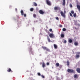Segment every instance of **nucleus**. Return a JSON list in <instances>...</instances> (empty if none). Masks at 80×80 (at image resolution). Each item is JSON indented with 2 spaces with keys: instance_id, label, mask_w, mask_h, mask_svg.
Instances as JSON below:
<instances>
[{
  "instance_id": "f257e3e1",
  "label": "nucleus",
  "mask_w": 80,
  "mask_h": 80,
  "mask_svg": "<svg viewBox=\"0 0 80 80\" xmlns=\"http://www.w3.org/2000/svg\"><path fill=\"white\" fill-rule=\"evenodd\" d=\"M67 71L69 73H75V71H74L73 69H68Z\"/></svg>"
},
{
  "instance_id": "5701e85b",
  "label": "nucleus",
  "mask_w": 80,
  "mask_h": 80,
  "mask_svg": "<svg viewBox=\"0 0 80 80\" xmlns=\"http://www.w3.org/2000/svg\"><path fill=\"white\" fill-rule=\"evenodd\" d=\"M46 51H48V52H50V49H48V48H46Z\"/></svg>"
},
{
  "instance_id": "9d476101",
  "label": "nucleus",
  "mask_w": 80,
  "mask_h": 80,
  "mask_svg": "<svg viewBox=\"0 0 80 80\" xmlns=\"http://www.w3.org/2000/svg\"><path fill=\"white\" fill-rule=\"evenodd\" d=\"M74 44L75 46H77L78 45V42H76L74 43Z\"/></svg>"
},
{
  "instance_id": "bb28decb",
  "label": "nucleus",
  "mask_w": 80,
  "mask_h": 80,
  "mask_svg": "<svg viewBox=\"0 0 80 80\" xmlns=\"http://www.w3.org/2000/svg\"><path fill=\"white\" fill-rule=\"evenodd\" d=\"M62 42H63L64 43H67V41L64 40V41H62Z\"/></svg>"
},
{
  "instance_id": "6e6552de",
  "label": "nucleus",
  "mask_w": 80,
  "mask_h": 80,
  "mask_svg": "<svg viewBox=\"0 0 80 80\" xmlns=\"http://www.w3.org/2000/svg\"><path fill=\"white\" fill-rule=\"evenodd\" d=\"M53 46L55 49H57V48H58V46H57V44H54Z\"/></svg>"
},
{
  "instance_id": "c9c22d12",
  "label": "nucleus",
  "mask_w": 80,
  "mask_h": 80,
  "mask_svg": "<svg viewBox=\"0 0 80 80\" xmlns=\"http://www.w3.org/2000/svg\"><path fill=\"white\" fill-rule=\"evenodd\" d=\"M59 68H62V65H60L59 66Z\"/></svg>"
},
{
  "instance_id": "4c0bfd02",
  "label": "nucleus",
  "mask_w": 80,
  "mask_h": 80,
  "mask_svg": "<svg viewBox=\"0 0 80 80\" xmlns=\"http://www.w3.org/2000/svg\"><path fill=\"white\" fill-rule=\"evenodd\" d=\"M69 42L71 43H72V40H69Z\"/></svg>"
},
{
  "instance_id": "cd10ccee",
  "label": "nucleus",
  "mask_w": 80,
  "mask_h": 80,
  "mask_svg": "<svg viewBox=\"0 0 80 80\" xmlns=\"http://www.w3.org/2000/svg\"><path fill=\"white\" fill-rule=\"evenodd\" d=\"M34 5L35 6V7H36V6H37V3L36 2H34Z\"/></svg>"
},
{
  "instance_id": "a878e982",
  "label": "nucleus",
  "mask_w": 80,
  "mask_h": 80,
  "mask_svg": "<svg viewBox=\"0 0 80 80\" xmlns=\"http://www.w3.org/2000/svg\"><path fill=\"white\" fill-rule=\"evenodd\" d=\"M62 31H63V32L66 31V29L65 28H63L62 29Z\"/></svg>"
},
{
  "instance_id": "9b49d317",
  "label": "nucleus",
  "mask_w": 80,
  "mask_h": 80,
  "mask_svg": "<svg viewBox=\"0 0 80 80\" xmlns=\"http://www.w3.org/2000/svg\"><path fill=\"white\" fill-rule=\"evenodd\" d=\"M32 47H31L29 49V52L30 53H33V52H32Z\"/></svg>"
},
{
  "instance_id": "7c9ffc66",
  "label": "nucleus",
  "mask_w": 80,
  "mask_h": 80,
  "mask_svg": "<svg viewBox=\"0 0 80 80\" xmlns=\"http://www.w3.org/2000/svg\"><path fill=\"white\" fill-rule=\"evenodd\" d=\"M69 14H70V16H71V17H73V16H72V13H71L70 12Z\"/></svg>"
},
{
  "instance_id": "49530a36",
  "label": "nucleus",
  "mask_w": 80,
  "mask_h": 80,
  "mask_svg": "<svg viewBox=\"0 0 80 80\" xmlns=\"http://www.w3.org/2000/svg\"><path fill=\"white\" fill-rule=\"evenodd\" d=\"M78 25L79 26H80V24H78Z\"/></svg>"
},
{
  "instance_id": "ea45409f",
  "label": "nucleus",
  "mask_w": 80,
  "mask_h": 80,
  "mask_svg": "<svg viewBox=\"0 0 80 80\" xmlns=\"http://www.w3.org/2000/svg\"><path fill=\"white\" fill-rule=\"evenodd\" d=\"M64 13H65H65H66V11H65V10L64 11Z\"/></svg>"
},
{
  "instance_id": "a18cd8bd",
  "label": "nucleus",
  "mask_w": 80,
  "mask_h": 80,
  "mask_svg": "<svg viewBox=\"0 0 80 80\" xmlns=\"http://www.w3.org/2000/svg\"><path fill=\"white\" fill-rule=\"evenodd\" d=\"M50 41H51L50 40H49L48 41V42H50Z\"/></svg>"
},
{
  "instance_id": "aec40b11",
  "label": "nucleus",
  "mask_w": 80,
  "mask_h": 80,
  "mask_svg": "<svg viewBox=\"0 0 80 80\" xmlns=\"http://www.w3.org/2000/svg\"><path fill=\"white\" fill-rule=\"evenodd\" d=\"M42 48L44 49V50H46L47 49V48L46 47H44L43 46H42Z\"/></svg>"
},
{
  "instance_id": "f3484780",
  "label": "nucleus",
  "mask_w": 80,
  "mask_h": 80,
  "mask_svg": "<svg viewBox=\"0 0 80 80\" xmlns=\"http://www.w3.org/2000/svg\"><path fill=\"white\" fill-rule=\"evenodd\" d=\"M62 5L63 6L65 5V0H63V3H62Z\"/></svg>"
},
{
  "instance_id": "2f4dec72",
  "label": "nucleus",
  "mask_w": 80,
  "mask_h": 80,
  "mask_svg": "<svg viewBox=\"0 0 80 80\" xmlns=\"http://www.w3.org/2000/svg\"><path fill=\"white\" fill-rule=\"evenodd\" d=\"M70 7H72V5L71 4H70Z\"/></svg>"
},
{
  "instance_id": "c85d7f7f",
  "label": "nucleus",
  "mask_w": 80,
  "mask_h": 80,
  "mask_svg": "<svg viewBox=\"0 0 80 80\" xmlns=\"http://www.w3.org/2000/svg\"><path fill=\"white\" fill-rule=\"evenodd\" d=\"M71 13H72V14H73V13H74V11L72 10L71 11Z\"/></svg>"
},
{
  "instance_id": "f8f14e48",
  "label": "nucleus",
  "mask_w": 80,
  "mask_h": 80,
  "mask_svg": "<svg viewBox=\"0 0 80 80\" xmlns=\"http://www.w3.org/2000/svg\"><path fill=\"white\" fill-rule=\"evenodd\" d=\"M7 72H13V71H12V70H11L10 68H9V69H8L7 70Z\"/></svg>"
},
{
  "instance_id": "4468645a",
  "label": "nucleus",
  "mask_w": 80,
  "mask_h": 80,
  "mask_svg": "<svg viewBox=\"0 0 80 80\" xmlns=\"http://www.w3.org/2000/svg\"><path fill=\"white\" fill-rule=\"evenodd\" d=\"M80 57V56L79 55H78V54H77L76 55V57H75V58H79Z\"/></svg>"
},
{
  "instance_id": "79ce46f5",
  "label": "nucleus",
  "mask_w": 80,
  "mask_h": 80,
  "mask_svg": "<svg viewBox=\"0 0 80 80\" xmlns=\"http://www.w3.org/2000/svg\"><path fill=\"white\" fill-rule=\"evenodd\" d=\"M78 54H80V52H78Z\"/></svg>"
},
{
  "instance_id": "f03ea898",
  "label": "nucleus",
  "mask_w": 80,
  "mask_h": 80,
  "mask_svg": "<svg viewBox=\"0 0 80 80\" xmlns=\"http://www.w3.org/2000/svg\"><path fill=\"white\" fill-rule=\"evenodd\" d=\"M46 2L47 4V5H49V6L52 5V3H51L50 1L49 0H46Z\"/></svg>"
},
{
  "instance_id": "423d86ee",
  "label": "nucleus",
  "mask_w": 80,
  "mask_h": 80,
  "mask_svg": "<svg viewBox=\"0 0 80 80\" xmlns=\"http://www.w3.org/2000/svg\"><path fill=\"white\" fill-rule=\"evenodd\" d=\"M39 13L40 14H41V15H43L45 13L44 12H43L42 10H40L39 11Z\"/></svg>"
},
{
  "instance_id": "2eb2a0df",
  "label": "nucleus",
  "mask_w": 80,
  "mask_h": 80,
  "mask_svg": "<svg viewBox=\"0 0 80 80\" xmlns=\"http://www.w3.org/2000/svg\"><path fill=\"white\" fill-rule=\"evenodd\" d=\"M67 65L68 66H69V65H70V62L69 61H67Z\"/></svg>"
},
{
  "instance_id": "39448f33",
  "label": "nucleus",
  "mask_w": 80,
  "mask_h": 80,
  "mask_svg": "<svg viewBox=\"0 0 80 80\" xmlns=\"http://www.w3.org/2000/svg\"><path fill=\"white\" fill-rule=\"evenodd\" d=\"M54 9L55 10H60V8L58 7H55L54 8Z\"/></svg>"
},
{
  "instance_id": "a19ab883",
  "label": "nucleus",
  "mask_w": 80,
  "mask_h": 80,
  "mask_svg": "<svg viewBox=\"0 0 80 80\" xmlns=\"http://www.w3.org/2000/svg\"><path fill=\"white\" fill-rule=\"evenodd\" d=\"M75 28V29H76V30H78V29L77 28H76V27H75V28Z\"/></svg>"
},
{
  "instance_id": "c756f323",
  "label": "nucleus",
  "mask_w": 80,
  "mask_h": 80,
  "mask_svg": "<svg viewBox=\"0 0 80 80\" xmlns=\"http://www.w3.org/2000/svg\"><path fill=\"white\" fill-rule=\"evenodd\" d=\"M56 19L57 20H59V18H58V17H56Z\"/></svg>"
},
{
  "instance_id": "dca6fc26",
  "label": "nucleus",
  "mask_w": 80,
  "mask_h": 80,
  "mask_svg": "<svg viewBox=\"0 0 80 80\" xmlns=\"http://www.w3.org/2000/svg\"><path fill=\"white\" fill-rule=\"evenodd\" d=\"M60 64H59V63H57L56 64V67H58V66Z\"/></svg>"
},
{
  "instance_id": "6ab92c4d",
  "label": "nucleus",
  "mask_w": 80,
  "mask_h": 80,
  "mask_svg": "<svg viewBox=\"0 0 80 80\" xmlns=\"http://www.w3.org/2000/svg\"><path fill=\"white\" fill-rule=\"evenodd\" d=\"M61 37H62V38H63V37H65V35H64V34H62L61 35Z\"/></svg>"
},
{
  "instance_id": "412c9836",
  "label": "nucleus",
  "mask_w": 80,
  "mask_h": 80,
  "mask_svg": "<svg viewBox=\"0 0 80 80\" xmlns=\"http://www.w3.org/2000/svg\"><path fill=\"white\" fill-rule=\"evenodd\" d=\"M33 16L34 18H36V17H37V16L36 15V14H33Z\"/></svg>"
},
{
  "instance_id": "1a4fd4ad",
  "label": "nucleus",
  "mask_w": 80,
  "mask_h": 80,
  "mask_svg": "<svg viewBox=\"0 0 80 80\" xmlns=\"http://www.w3.org/2000/svg\"><path fill=\"white\" fill-rule=\"evenodd\" d=\"M49 37L51 38L54 37L55 36L53 33H51L49 35Z\"/></svg>"
},
{
  "instance_id": "7ed1b4c3",
  "label": "nucleus",
  "mask_w": 80,
  "mask_h": 80,
  "mask_svg": "<svg viewBox=\"0 0 80 80\" xmlns=\"http://www.w3.org/2000/svg\"><path fill=\"white\" fill-rule=\"evenodd\" d=\"M60 14H61V16L63 18H65V13H63V12L61 11L60 12Z\"/></svg>"
},
{
  "instance_id": "e433bc0d",
  "label": "nucleus",
  "mask_w": 80,
  "mask_h": 80,
  "mask_svg": "<svg viewBox=\"0 0 80 80\" xmlns=\"http://www.w3.org/2000/svg\"><path fill=\"white\" fill-rule=\"evenodd\" d=\"M42 77L43 78H45V77L43 75H42Z\"/></svg>"
},
{
  "instance_id": "a211bd4d",
  "label": "nucleus",
  "mask_w": 80,
  "mask_h": 80,
  "mask_svg": "<svg viewBox=\"0 0 80 80\" xmlns=\"http://www.w3.org/2000/svg\"><path fill=\"white\" fill-rule=\"evenodd\" d=\"M42 67L43 68H44L45 67V63L43 62L42 64Z\"/></svg>"
},
{
  "instance_id": "ddd939ff",
  "label": "nucleus",
  "mask_w": 80,
  "mask_h": 80,
  "mask_svg": "<svg viewBox=\"0 0 80 80\" xmlns=\"http://www.w3.org/2000/svg\"><path fill=\"white\" fill-rule=\"evenodd\" d=\"M74 78H78V76L77 74H75L74 75Z\"/></svg>"
},
{
  "instance_id": "20e7f679",
  "label": "nucleus",
  "mask_w": 80,
  "mask_h": 80,
  "mask_svg": "<svg viewBox=\"0 0 80 80\" xmlns=\"http://www.w3.org/2000/svg\"><path fill=\"white\" fill-rule=\"evenodd\" d=\"M21 13L22 15H24V17H26L27 15L25 14H24L23 11V10H22L21 11Z\"/></svg>"
},
{
  "instance_id": "0eeeda50",
  "label": "nucleus",
  "mask_w": 80,
  "mask_h": 80,
  "mask_svg": "<svg viewBox=\"0 0 80 80\" xmlns=\"http://www.w3.org/2000/svg\"><path fill=\"white\" fill-rule=\"evenodd\" d=\"M76 71L78 73H80V68H78L76 69Z\"/></svg>"
},
{
  "instance_id": "393cba45",
  "label": "nucleus",
  "mask_w": 80,
  "mask_h": 80,
  "mask_svg": "<svg viewBox=\"0 0 80 80\" xmlns=\"http://www.w3.org/2000/svg\"><path fill=\"white\" fill-rule=\"evenodd\" d=\"M78 23H77V22L76 21L75 22V25H77Z\"/></svg>"
},
{
  "instance_id": "37998d69",
  "label": "nucleus",
  "mask_w": 80,
  "mask_h": 80,
  "mask_svg": "<svg viewBox=\"0 0 80 80\" xmlns=\"http://www.w3.org/2000/svg\"><path fill=\"white\" fill-rule=\"evenodd\" d=\"M15 10H16V11H17V8H16L15 9Z\"/></svg>"
},
{
  "instance_id": "4be33fe9",
  "label": "nucleus",
  "mask_w": 80,
  "mask_h": 80,
  "mask_svg": "<svg viewBox=\"0 0 80 80\" xmlns=\"http://www.w3.org/2000/svg\"><path fill=\"white\" fill-rule=\"evenodd\" d=\"M30 10L31 12H32L33 11V8H31L30 9Z\"/></svg>"
},
{
  "instance_id": "de8ad7c7",
  "label": "nucleus",
  "mask_w": 80,
  "mask_h": 80,
  "mask_svg": "<svg viewBox=\"0 0 80 80\" xmlns=\"http://www.w3.org/2000/svg\"><path fill=\"white\" fill-rule=\"evenodd\" d=\"M69 40H72V39H69Z\"/></svg>"
},
{
  "instance_id": "473e14b6",
  "label": "nucleus",
  "mask_w": 80,
  "mask_h": 80,
  "mask_svg": "<svg viewBox=\"0 0 80 80\" xmlns=\"http://www.w3.org/2000/svg\"><path fill=\"white\" fill-rule=\"evenodd\" d=\"M59 27H62V25H60L59 26Z\"/></svg>"
},
{
  "instance_id": "c03bdc74",
  "label": "nucleus",
  "mask_w": 80,
  "mask_h": 80,
  "mask_svg": "<svg viewBox=\"0 0 80 80\" xmlns=\"http://www.w3.org/2000/svg\"><path fill=\"white\" fill-rule=\"evenodd\" d=\"M48 40H50V38H48Z\"/></svg>"
},
{
  "instance_id": "72a5a7b5",
  "label": "nucleus",
  "mask_w": 80,
  "mask_h": 80,
  "mask_svg": "<svg viewBox=\"0 0 80 80\" xmlns=\"http://www.w3.org/2000/svg\"><path fill=\"white\" fill-rule=\"evenodd\" d=\"M38 75L39 76H40V72L38 73Z\"/></svg>"
},
{
  "instance_id": "f704fd0d",
  "label": "nucleus",
  "mask_w": 80,
  "mask_h": 80,
  "mask_svg": "<svg viewBox=\"0 0 80 80\" xmlns=\"http://www.w3.org/2000/svg\"><path fill=\"white\" fill-rule=\"evenodd\" d=\"M49 31H50V32H52V29H49Z\"/></svg>"
},
{
  "instance_id": "58836bf2",
  "label": "nucleus",
  "mask_w": 80,
  "mask_h": 80,
  "mask_svg": "<svg viewBox=\"0 0 80 80\" xmlns=\"http://www.w3.org/2000/svg\"><path fill=\"white\" fill-rule=\"evenodd\" d=\"M47 65H49V62H47Z\"/></svg>"
},
{
  "instance_id": "b1692460",
  "label": "nucleus",
  "mask_w": 80,
  "mask_h": 80,
  "mask_svg": "<svg viewBox=\"0 0 80 80\" xmlns=\"http://www.w3.org/2000/svg\"><path fill=\"white\" fill-rule=\"evenodd\" d=\"M73 17H77V14H76V13L74 14Z\"/></svg>"
}]
</instances>
